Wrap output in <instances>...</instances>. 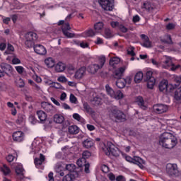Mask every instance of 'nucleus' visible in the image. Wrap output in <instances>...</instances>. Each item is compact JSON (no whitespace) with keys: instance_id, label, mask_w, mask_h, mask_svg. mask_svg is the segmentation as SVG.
<instances>
[{"instance_id":"obj_50","label":"nucleus","mask_w":181,"mask_h":181,"mask_svg":"<svg viewBox=\"0 0 181 181\" xmlns=\"http://www.w3.org/2000/svg\"><path fill=\"white\" fill-rule=\"evenodd\" d=\"M69 101L71 104H77V98L71 93L69 96Z\"/></svg>"},{"instance_id":"obj_46","label":"nucleus","mask_w":181,"mask_h":181,"mask_svg":"<svg viewBox=\"0 0 181 181\" xmlns=\"http://www.w3.org/2000/svg\"><path fill=\"white\" fill-rule=\"evenodd\" d=\"M86 164V160L83 158H79L76 161V165H78L79 168H83V166H85Z\"/></svg>"},{"instance_id":"obj_7","label":"nucleus","mask_w":181,"mask_h":181,"mask_svg":"<svg viewBox=\"0 0 181 181\" xmlns=\"http://www.w3.org/2000/svg\"><path fill=\"white\" fill-rule=\"evenodd\" d=\"M158 88L160 91H172L175 90V88H177V85L173 83H169L168 80L163 79L162 80L158 86Z\"/></svg>"},{"instance_id":"obj_43","label":"nucleus","mask_w":181,"mask_h":181,"mask_svg":"<svg viewBox=\"0 0 181 181\" xmlns=\"http://www.w3.org/2000/svg\"><path fill=\"white\" fill-rule=\"evenodd\" d=\"M161 41L163 42V43H168V45H172L173 42H172V37L170 35H166L164 36L163 39H161Z\"/></svg>"},{"instance_id":"obj_29","label":"nucleus","mask_w":181,"mask_h":181,"mask_svg":"<svg viewBox=\"0 0 181 181\" xmlns=\"http://www.w3.org/2000/svg\"><path fill=\"white\" fill-rule=\"evenodd\" d=\"M76 177H78V174L69 173L65 175L63 178V181H74Z\"/></svg>"},{"instance_id":"obj_23","label":"nucleus","mask_w":181,"mask_h":181,"mask_svg":"<svg viewBox=\"0 0 181 181\" xmlns=\"http://www.w3.org/2000/svg\"><path fill=\"white\" fill-rule=\"evenodd\" d=\"M97 33L93 29H88L81 33L82 37H94Z\"/></svg>"},{"instance_id":"obj_8","label":"nucleus","mask_w":181,"mask_h":181,"mask_svg":"<svg viewBox=\"0 0 181 181\" xmlns=\"http://www.w3.org/2000/svg\"><path fill=\"white\" fill-rule=\"evenodd\" d=\"M41 139H35L30 146V153L35 155L40 151V148H43V144H41Z\"/></svg>"},{"instance_id":"obj_9","label":"nucleus","mask_w":181,"mask_h":181,"mask_svg":"<svg viewBox=\"0 0 181 181\" xmlns=\"http://www.w3.org/2000/svg\"><path fill=\"white\" fill-rule=\"evenodd\" d=\"M125 160L127 162H130L131 163H134L135 165H138L141 169L144 168V165H145V160H144L141 157L134 156V158L129 156H125Z\"/></svg>"},{"instance_id":"obj_11","label":"nucleus","mask_w":181,"mask_h":181,"mask_svg":"<svg viewBox=\"0 0 181 181\" xmlns=\"http://www.w3.org/2000/svg\"><path fill=\"white\" fill-rule=\"evenodd\" d=\"M99 4L104 11H111L114 9L113 0H98Z\"/></svg>"},{"instance_id":"obj_48","label":"nucleus","mask_w":181,"mask_h":181,"mask_svg":"<svg viewBox=\"0 0 181 181\" xmlns=\"http://www.w3.org/2000/svg\"><path fill=\"white\" fill-rule=\"evenodd\" d=\"M17 86L18 87H20V88L25 87V81H23V79H22V78H19L17 80Z\"/></svg>"},{"instance_id":"obj_40","label":"nucleus","mask_w":181,"mask_h":181,"mask_svg":"<svg viewBox=\"0 0 181 181\" xmlns=\"http://www.w3.org/2000/svg\"><path fill=\"white\" fill-rule=\"evenodd\" d=\"M124 97H125L124 93H122L121 90H117V92H115V95L112 98H115V100H122Z\"/></svg>"},{"instance_id":"obj_20","label":"nucleus","mask_w":181,"mask_h":181,"mask_svg":"<svg viewBox=\"0 0 181 181\" xmlns=\"http://www.w3.org/2000/svg\"><path fill=\"white\" fill-rule=\"evenodd\" d=\"M44 63L47 69H53L56 66V60L50 57L45 58Z\"/></svg>"},{"instance_id":"obj_28","label":"nucleus","mask_w":181,"mask_h":181,"mask_svg":"<svg viewBox=\"0 0 181 181\" xmlns=\"http://www.w3.org/2000/svg\"><path fill=\"white\" fill-rule=\"evenodd\" d=\"M64 70H66V64L58 62L55 65V71H57V73H62V71H64Z\"/></svg>"},{"instance_id":"obj_18","label":"nucleus","mask_w":181,"mask_h":181,"mask_svg":"<svg viewBox=\"0 0 181 181\" xmlns=\"http://www.w3.org/2000/svg\"><path fill=\"white\" fill-rule=\"evenodd\" d=\"M13 139L15 142H23L25 140V134L21 131L16 132L13 134Z\"/></svg>"},{"instance_id":"obj_32","label":"nucleus","mask_w":181,"mask_h":181,"mask_svg":"<svg viewBox=\"0 0 181 181\" xmlns=\"http://www.w3.org/2000/svg\"><path fill=\"white\" fill-rule=\"evenodd\" d=\"M83 146L84 148H86V149H88L92 148V146H94V142L91 139H86L85 141H83Z\"/></svg>"},{"instance_id":"obj_10","label":"nucleus","mask_w":181,"mask_h":181,"mask_svg":"<svg viewBox=\"0 0 181 181\" xmlns=\"http://www.w3.org/2000/svg\"><path fill=\"white\" fill-rule=\"evenodd\" d=\"M166 173L170 176H179V168L177 164L168 163L166 165Z\"/></svg>"},{"instance_id":"obj_36","label":"nucleus","mask_w":181,"mask_h":181,"mask_svg":"<svg viewBox=\"0 0 181 181\" xmlns=\"http://www.w3.org/2000/svg\"><path fill=\"white\" fill-rule=\"evenodd\" d=\"M121 62V59L117 57H112L110 60V66L112 67H115L117 64H119V62Z\"/></svg>"},{"instance_id":"obj_3","label":"nucleus","mask_w":181,"mask_h":181,"mask_svg":"<svg viewBox=\"0 0 181 181\" xmlns=\"http://www.w3.org/2000/svg\"><path fill=\"white\" fill-rule=\"evenodd\" d=\"M160 65L163 69H165L166 70H171L172 71H175V70H177L180 65L175 66L173 64V61H172V57L164 56L160 62Z\"/></svg>"},{"instance_id":"obj_59","label":"nucleus","mask_w":181,"mask_h":181,"mask_svg":"<svg viewBox=\"0 0 181 181\" xmlns=\"http://www.w3.org/2000/svg\"><path fill=\"white\" fill-rule=\"evenodd\" d=\"M175 28H176V24L170 23L166 25V29H168V30H172V29H175Z\"/></svg>"},{"instance_id":"obj_31","label":"nucleus","mask_w":181,"mask_h":181,"mask_svg":"<svg viewBox=\"0 0 181 181\" xmlns=\"http://www.w3.org/2000/svg\"><path fill=\"white\" fill-rule=\"evenodd\" d=\"M77 168L76 167V165L74 164H67L66 165V170H69V172H71V173H74V175L78 174L77 173Z\"/></svg>"},{"instance_id":"obj_4","label":"nucleus","mask_w":181,"mask_h":181,"mask_svg":"<svg viewBox=\"0 0 181 181\" xmlns=\"http://www.w3.org/2000/svg\"><path fill=\"white\" fill-rule=\"evenodd\" d=\"M104 64H105V56L102 55L98 58L95 64H90L88 66V71L92 74H95L98 70L104 67Z\"/></svg>"},{"instance_id":"obj_24","label":"nucleus","mask_w":181,"mask_h":181,"mask_svg":"<svg viewBox=\"0 0 181 181\" xmlns=\"http://www.w3.org/2000/svg\"><path fill=\"white\" fill-rule=\"evenodd\" d=\"M127 70V66H122L119 68L115 71V78H122V76H124V73Z\"/></svg>"},{"instance_id":"obj_60","label":"nucleus","mask_w":181,"mask_h":181,"mask_svg":"<svg viewBox=\"0 0 181 181\" xmlns=\"http://www.w3.org/2000/svg\"><path fill=\"white\" fill-rule=\"evenodd\" d=\"M101 98L98 97V96H95L93 98V101L95 103L96 105H100V104H101Z\"/></svg>"},{"instance_id":"obj_53","label":"nucleus","mask_w":181,"mask_h":181,"mask_svg":"<svg viewBox=\"0 0 181 181\" xmlns=\"http://www.w3.org/2000/svg\"><path fill=\"white\" fill-rule=\"evenodd\" d=\"M59 107L62 108V110H69L71 111V107L66 103H62Z\"/></svg>"},{"instance_id":"obj_2","label":"nucleus","mask_w":181,"mask_h":181,"mask_svg":"<svg viewBox=\"0 0 181 181\" xmlns=\"http://www.w3.org/2000/svg\"><path fill=\"white\" fill-rule=\"evenodd\" d=\"M104 146L105 147L103 148V150L107 156L112 155V156H115L117 158L121 154L119 149L111 142H107L106 144H104Z\"/></svg>"},{"instance_id":"obj_17","label":"nucleus","mask_w":181,"mask_h":181,"mask_svg":"<svg viewBox=\"0 0 181 181\" xmlns=\"http://www.w3.org/2000/svg\"><path fill=\"white\" fill-rule=\"evenodd\" d=\"M33 49L37 54H40V56H45L47 51L46 50V47L42 45H36L33 46Z\"/></svg>"},{"instance_id":"obj_14","label":"nucleus","mask_w":181,"mask_h":181,"mask_svg":"<svg viewBox=\"0 0 181 181\" xmlns=\"http://www.w3.org/2000/svg\"><path fill=\"white\" fill-rule=\"evenodd\" d=\"M154 112L156 114H163V112H167L169 107L166 105L163 104H156L153 107Z\"/></svg>"},{"instance_id":"obj_21","label":"nucleus","mask_w":181,"mask_h":181,"mask_svg":"<svg viewBox=\"0 0 181 181\" xmlns=\"http://www.w3.org/2000/svg\"><path fill=\"white\" fill-rule=\"evenodd\" d=\"M45 156H43L42 153H40V158H35L34 160V163L36 166V168H37V169H42V165H43V162H45Z\"/></svg>"},{"instance_id":"obj_47","label":"nucleus","mask_w":181,"mask_h":181,"mask_svg":"<svg viewBox=\"0 0 181 181\" xmlns=\"http://www.w3.org/2000/svg\"><path fill=\"white\" fill-rule=\"evenodd\" d=\"M73 119L78 121L79 122H83V121H84V119L78 113H74L73 115Z\"/></svg>"},{"instance_id":"obj_13","label":"nucleus","mask_w":181,"mask_h":181,"mask_svg":"<svg viewBox=\"0 0 181 181\" xmlns=\"http://www.w3.org/2000/svg\"><path fill=\"white\" fill-rule=\"evenodd\" d=\"M0 67L1 70H3L6 73L8 77L13 76V71H15V70L13 69V67H12V66H11L9 64L1 63L0 64Z\"/></svg>"},{"instance_id":"obj_5","label":"nucleus","mask_w":181,"mask_h":181,"mask_svg":"<svg viewBox=\"0 0 181 181\" xmlns=\"http://www.w3.org/2000/svg\"><path fill=\"white\" fill-rule=\"evenodd\" d=\"M109 117L112 119H116L117 121H119L120 122H124L126 119V116L122 111L118 110L117 107H113L110 113Z\"/></svg>"},{"instance_id":"obj_54","label":"nucleus","mask_w":181,"mask_h":181,"mask_svg":"<svg viewBox=\"0 0 181 181\" xmlns=\"http://www.w3.org/2000/svg\"><path fill=\"white\" fill-rule=\"evenodd\" d=\"M151 63H152L153 66H156L158 69L160 67V62H158L155 59H150Z\"/></svg>"},{"instance_id":"obj_63","label":"nucleus","mask_w":181,"mask_h":181,"mask_svg":"<svg viewBox=\"0 0 181 181\" xmlns=\"http://www.w3.org/2000/svg\"><path fill=\"white\" fill-rule=\"evenodd\" d=\"M13 159H15V156H13L12 154H9L6 157V160L8 161L9 163L13 162Z\"/></svg>"},{"instance_id":"obj_30","label":"nucleus","mask_w":181,"mask_h":181,"mask_svg":"<svg viewBox=\"0 0 181 181\" xmlns=\"http://www.w3.org/2000/svg\"><path fill=\"white\" fill-rule=\"evenodd\" d=\"M141 37L144 41L143 46L144 47H151V46H152V45L151 44V41H149V37H148V36H146L144 34H142L141 35Z\"/></svg>"},{"instance_id":"obj_44","label":"nucleus","mask_w":181,"mask_h":181,"mask_svg":"<svg viewBox=\"0 0 181 181\" xmlns=\"http://www.w3.org/2000/svg\"><path fill=\"white\" fill-rule=\"evenodd\" d=\"M44 83L46 84V86H52V84H56V83L53 82V81L50 79V77L47 76H44Z\"/></svg>"},{"instance_id":"obj_33","label":"nucleus","mask_w":181,"mask_h":181,"mask_svg":"<svg viewBox=\"0 0 181 181\" xmlns=\"http://www.w3.org/2000/svg\"><path fill=\"white\" fill-rule=\"evenodd\" d=\"M136 103L139 105L140 108H142L143 110H146V106L145 105V102L144 101V98L142 97H137Z\"/></svg>"},{"instance_id":"obj_55","label":"nucleus","mask_w":181,"mask_h":181,"mask_svg":"<svg viewBox=\"0 0 181 181\" xmlns=\"http://www.w3.org/2000/svg\"><path fill=\"white\" fill-rule=\"evenodd\" d=\"M29 121L31 124H33V125H35V124L37 122V119H36L35 115H32L29 117Z\"/></svg>"},{"instance_id":"obj_38","label":"nucleus","mask_w":181,"mask_h":181,"mask_svg":"<svg viewBox=\"0 0 181 181\" xmlns=\"http://www.w3.org/2000/svg\"><path fill=\"white\" fill-rule=\"evenodd\" d=\"M174 98L176 101H181V86L175 91Z\"/></svg>"},{"instance_id":"obj_51","label":"nucleus","mask_w":181,"mask_h":181,"mask_svg":"<svg viewBox=\"0 0 181 181\" xmlns=\"http://www.w3.org/2000/svg\"><path fill=\"white\" fill-rule=\"evenodd\" d=\"M142 8H144V9H146L147 11H152L153 9L152 6L149 4V2L144 3Z\"/></svg>"},{"instance_id":"obj_56","label":"nucleus","mask_w":181,"mask_h":181,"mask_svg":"<svg viewBox=\"0 0 181 181\" xmlns=\"http://www.w3.org/2000/svg\"><path fill=\"white\" fill-rule=\"evenodd\" d=\"M57 81L59 83H67V78L64 76H60L57 78Z\"/></svg>"},{"instance_id":"obj_15","label":"nucleus","mask_w":181,"mask_h":181,"mask_svg":"<svg viewBox=\"0 0 181 181\" xmlns=\"http://www.w3.org/2000/svg\"><path fill=\"white\" fill-rule=\"evenodd\" d=\"M41 107L44 111L49 112V114H54V112H56V107H54L52 103L42 102L41 103Z\"/></svg>"},{"instance_id":"obj_42","label":"nucleus","mask_w":181,"mask_h":181,"mask_svg":"<svg viewBox=\"0 0 181 181\" xmlns=\"http://www.w3.org/2000/svg\"><path fill=\"white\" fill-rule=\"evenodd\" d=\"M156 83V80L155 78H151V79H148L147 87L148 88L152 89L155 86V83Z\"/></svg>"},{"instance_id":"obj_35","label":"nucleus","mask_w":181,"mask_h":181,"mask_svg":"<svg viewBox=\"0 0 181 181\" xmlns=\"http://www.w3.org/2000/svg\"><path fill=\"white\" fill-rule=\"evenodd\" d=\"M144 79V73L142 71L137 72L134 76L135 83H141Z\"/></svg>"},{"instance_id":"obj_64","label":"nucleus","mask_w":181,"mask_h":181,"mask_svg":"<svg viewBox=\"0 0 181 181\" xmlns=\"http://www.w3.org/2000/svg\"><path fill=\"white\" fill-rule=\"evenodd\" d=\"M48 181H54V177H53V173L50 172L48 174Z\"/></svg>"},{"instance_id":"obj_26","label":"nucleus","mask_w":181,"mask_h":181,"mask_svg":"<svg viewBox=\"0 0 181 181\" xmlns=\"http://www.w3.org/2000/svg\"><path fill=\"white\" fill-rule=\"evenodd\" d=\"M94 30L97 33H101L102 30H104V23L99 21L94 24Z\"/></svg>"},{"instance_id":"obj_61","label":"nucleus","mask_w":181,"mask_h":181,"mask_svg":"<svg viewBox=\"0 0 181 181\" xmlns=\"http://www.w3.org/2000/svg\"><path fill=\"white\" fill-rule=\"evenodd\" d=\"M119 29L121 30V32H123V33H127V32H128V28L122 25L119 26Z\"/></svg>"},{"instance_id":"obj_6","label":"nucleus","mask_w":181,"mask_h":181,"mask_svg":"<svg viewBox=\"0 0 181 181\" xmlns=\"http://www.w3.org/2000/svg\"><path fill=\"white\" fill-rule=\"evenodd\" d=\"M25 45L27 47H33L35 42L37 40V34L34 32H28L25 35Z\"/></svg>"},{"instance_id":"obj_57","label":"nucleus","mask_w":181,"mask_h":181,"mask_svg":"<svg viewBox=\"0 0 181 181\" xmlns=\"http://www.w3.org/2000/svg\"><path fill=\"white\" fill-rule=\"evenodd\" d=\"M101 169L103 173H108L110 172V168L107 165H103Z\"/></svg>"},{"instance_id":"obj_45","label":"nucleus","mask_w":181,"mask_h":181,"mask_svg":"<svg viewBox=\"0 0 181 181\" xmlns=\"http://www.w3.org/2000/svg\"><path fill=\"white\" fill-rule=\"evenodd\" d=\"M114 36V34L111 32V30L110 29H105V34H104V37L106 39H110V37H112Z\"/></svg>"},{"instance_id":"obj_37","label":"nucleus","mask_w":181,"mask_h":181,"mask_svg":"<svg viewBox=\"0 0 181 181\" xmlns=\"http://www.w3.org/2000/svg\"><path fill=\"white\" fill-rule=\"evenodd\" d=\"M105 90H106L107 95H110V97H111V98H113V97L115 94V91H114V89H112V88H111V86H110V85L107 84L105 86Z\"/></svg>"},{"instance_id":"obj_16","label":"nucleus","mask_w":181,"mask_h":181,"mask_svg":"<svg viewBox=\"0 0 181 181\" xmlns=\"http://www.w3.org/2000/svg\"><path fill=\"white\" fill-rule=\"evenodd\" d=\"M71 28L70 27V24L69 23H65L64 25H62V32L66 36V37H68L69 39H71V37H74L75 35L74 33H71L69 32Z\"/></svg>"},{"instance_id":"obj_52","label":"nucleus","mask_w":181,"mask_h":181,"mask_svg":"<svg viewBox=\"0 0 181 181\" xmlns=\"http://www.w3.org/2000/svg\"><path fill=\"white\" fill-rule=\"evenodd\" d=\"M15 69H16L17 73H18V74H23V71H25V68H23V66H15Z\"/></svg>"},{"instance_id":"obj_19","label":"nucleus","mask_w":181,"mask_h":181,"mask_svg":"<svg viewBox=\"0 0 181 181\" xmlns=\"http://www.w3.org/2000/svg\"><path fill=\"white\" fill-rule=\"evenodd\" d=\"M86 76V68L85 67H81L74 74V78L76 80H81L83 77Z\"/></svg>"},{"instance_id":"obj_1","label":"nucleus","mask_w":181,"mask_h":181,"mask_svg":"<svg viewBox=\"0 0 181 181\" xmlns=\"http://www.w3.org/2000/svg\"><path fill=\"white\" fill-rule=\"evenodd\" d=\"M159 145L166 149H173L177 145V139L172 133L164 132L160 136Z\"/></svg>"},{"instance_id":"obj_41","label":"nucleus","mask_w":181,"mask_h":181,"mask_svg":"<svg viewBox=\"0 0 181 181\" xmlns=\"http://www.w3.org/2000/svg\"><path fill=\"white\" fill-rule=\"evenodd\" d=\"M13 52H15V48L13 47V46L11 44H8L7 49L5 51L4 55L12 54Z\"/></svg>"},{"instance_id":"obj_49","label":"nucleus","mask_w":181,"mask_h":181,"mask_svg":"<svg viewBox=\"0 0 181 181\" xmlns=\"http://www.w3.org/2000/svg\"><path fill=\"white\" fill-rule=\"evenodd\" d=\"M83 158L86 160V159H88L90 156H91V152L88 151H85L82 153Z\"/></svg>"},{"instance_id":"obj_27","label":"nucleus","mask_w":181,"mask_h":181,"mask_svg":"<svg viewBox=\"0 0 181 181\" xmlns=\"http://www.w3.org/2000/svg\"><path fill=\"white\" fill-rule=\"evenodd\" d=\"M68 132L71 135H77L80 132V129L76 125H71L68 127Z\"/></svg>"},{"instance_id":"obj_62","label":"nucleus","mask_w":181,"mask_h":181,"mask_svg":"<svg viewBox=\"0 0 181 181\" xmlns=\"http://www.w3.org/2000/svg\"><path fill=\"white\" fill-rule=\"evenodd\" d=\"M110 25L112 26V28H119V23H118L117 21H112L110 23Z\"/></svg>"},{"instance_id":"obj_39","label":"nucleus","mask_w":181,"mask_h":181,"mask_svg":"<svg viewBox=\"0 0 181 181\" xmlns=\"http://www.w3.org/2000/svg\"><path fill=\"white\" fill-rule=\"evenodd\" d=\"M1 170L2 171V173H4V175H5V176L9 175V173H11V169L5 164H4L1 167Z\"/></svg>"},{"instance_id":"obj_34","label":"nucleus","mask_w":181,"mask_h":181,"mask_svg":"<svg viewBox=\"0 0 181 181\" xmlns=\"http://www.w3.org/2000/svg\"><path fill=\"white\" fill-rule=\"evenodd\" d=\"M153 74H158V72L156 70H153V69L148 70L146 73L147 80H152V78H155L153 77Z\"/></svg>"},{"instance_id":"obj_22","label":"nucleus","mask_w":181,"mask_h":181,"mask_svg":"<svg viewBox=\"0 0 181 181\" xmlns=\"http://www.w3.org/2000/svg\"><path fill=\"white\" fill-rule=\"evenodd\" d=\"M37 115L41 124H44L46 119H47V114L43 110L37 111Z\"/></svg>"},{"instance_id":"obj_25","label":"nucleus","mask_w":181,"mask_h":181,"mask_svg":"<svg viewBox=\"0 0 181 181\" xmlns=\"http://www.w3.org/2000/svg\"><path fill=\"white\" fill-rule=\"evenodd\" d=\"M53 121L55 124H63L64 122V116L62 114H55L53 117Z\"/></svg>"},{"instance_id":"obj_12","label":"nucleus","mask_w":181,"mask_h":181,"mask_svg":"<svg viewBox=\"0 0 181 181\" xmlns=\"http://www.w3.org/2000/svg\"><path fill=\"white\" fill-rule=\"evenodd\" d=\"M132 78L130 76H127L125 78H119L116 81V86L117 88H124L127 84H131Z\"/></svg>"},{"instance_id":"obj_58","label":"nucleus","mask_w":181,"mask_h":181,"mask_svg":"<svg viewBox=\"0 0 181 181\" xmlns=\"http://www.w3.org/2000/svg\"><path fill=\"white\" fill-rule=\"evenodd\" d=\"M21 59L17 58L15 55H13V59H12L13 64H21Z\"/></svg>"}]
</instances>
